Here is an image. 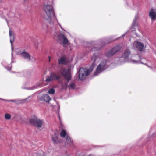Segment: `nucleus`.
<instances>
[{
  "label": "nucleus",
  "instance_id": "1",
  "mask_svg": "<svg viewBox=\"0 0 156 156\" xmlns=\"http://www.w3.org/2000/svg\"><path fill=\"white\" fill-rule=\"evenodd\" d=\"M137 58H140V57L136 55H132L130 50L128 49H126L122 55L121 57L119 58L118 62L120 64L124 63L126 62H130L133 64L142 63L146 65L149 68H151V67L149 66L147 64L145 63L146 61L145 59L142 58L141 60H137Z\"/></svg>",
  "mask_w": 156,
  "mask_h": 156
},
{
  "label": "nucleus",
  "instance_id": "2",
  "mask_svg": "<svg viewBox=\"0 0 156 156\" xmlns=\"http://www.w3.org/2000/svg\"><path fill=\"white\" fill-rule=\"evenodd\" d=\"M43 10L50 20V26L53 31H55L56 30V26L57 24L59 26L62 30L65 31L60 24L57 21L55 14L53 8L51 5L48 4L44 5L43 7Z\"/></svg>",
  "mask_w": 156,
  "mask_h": 156
},
{
  "label": "nucleus",
  "instance_id": "3",
  "mask_svg": "<svg viewBox=\"0 0 156 156\" xmlns=\"http://www.w3.org/2000/svg\"><path fill=\"white\" fill-rule=\"evenodd\" d=\"M100 60V58L95 55H93L91 60L92 65L90 68L89 69L81 68L79 70V78L81 80L85 79L88 76L94 69L96 64Z\"/></svg>",
  "mask_w": 156,
  "mask_h": 156
},
{
  "label": "nucleus",
  "instance_id": "4",
  "mask_svg": "<svg viewBox=\"0 0 156 156\" xmlns=\"http://www.w3.org/2000/svg\"><path fill=\"white\" fill-rule=\"evenodd\" d=\"M108 66L106 60L102 61L98 66L94 72V75L97 76L101 72L106 69Z\"/></svg>",
  "mask_w": 156,
  "mask_h": 156
},
{
  "label": "nucleus",
  "instance_id": "5",
  "mask_svg": "<svg viewBox=\"0 0 156 156\" xmlns=\"http://www.w3.org/2000/svg\"><path fill=\"white\" fill-rule=\"evenodd\" d=\"M30 122L34 125L38 129L41 128L44 124V122L43 120L39 119L36 117L31 118L30 120Z\"/></svg>",
  "mask_w": 156,
  "mask_h": 156
},
{
  "label": "nucleus",
  "instance_id": "6",
  "mask_svg": "<svg viewBox=\"0 0 156 156\" xmlns=\"http://www.w3.org/2000/svg\"><path fill=\"white\" fill-rule=\"evenodd\" d=\"M54 36L57 37L59 42L64 46L68 44V41L66 37L62 34H58L57 32H55L54 34Z\"/></svg>",
  "mask_w": 156,
  "mask_h": 156
},
{
  "label": "nucleus",
  "instance_id": "7",
  "mask_svg": "<svg viewBox=\"0 0 156 156\" xmlns=\"http://www.w3.org/2000/svg\"><path fill=\"white\" fill-rule=\"evenodd\" d=\"M60 73L64 79L68 81L71 80V76L69 69L62 68L60 71Z\"/></svg>",
  "mask_w": 156,
  "mask_h": 156
},
{
  "label": "nucleus",
  "instance_id": "8",
  "mask_svg": "<svg viewBox=\"0 0 156 156\" xmlns=\"http://www.w3.org/2000/svg\"><path fill=\"white\" fill-rule=\"evenodd\" d=\"M15 51L17 54H20L23 57L27 60L30 61L31 60L30 55L28 53L25 51H22L20 49H16Z\"/></svg>",
  "mask_w": 156,
  "mask_h": 156
},
{
  "label": "nucleus",
  "instance_id": "9",
  "mask_svg": "<svg viewBox=\"0 0 156 156\" xmlns=\"http://www.w3.org/2000/svg\"><path fill=\"white\" fill-rule=\"evenodd\" d=\"M60 76L57 73H51L50 76L46 78L45 81L47 82H50L54 79L58 80L60 79Z\"/></svg>",
  "mask_w": 156,
  "mask_h": 156
},
{
  "label": "nucleus",
  "instance_id": "10",
  "mask_svg": "<svg viewBox=\"0 0 156 156\" xmlns=\"http://www.w3.org/2000/svg\"><path fill=\"white\" fill-rule=\"evenodd\" d=\"M121 48L119 46H116L114 47L110 51L107 52L106 54V55L107 57L112 56L115 54L117 52L119 51Z\"/></svg>",
  "mask_w": 156,
  "mask_h": 156
},
{
  "label": "nucleus",
  "instance_id": "11",
  "mask_svg": "<svg viewBox=\"0 0 156 156\" xmlns=\"http://www.w3.org/2000/svg\"><path fill=\"white\" fill-rule=\"evenodd\" d=\"M133 47L135 49H138L140 51H142L144 48V46L141 43L135 41L133 44Z\"/></svg>",
  "mask_w": 156,
  "mask_h": 156
},
{
  "label": "nucleus",
  "instance_id": "12",
  "mask_svg": "<svg viewBox=\"0 0 156 156\" xmlns=\"http://www.w3.org/2000/svg\"><path fill=\"white\" fill-rule=\"evenodd\" d=\"M149 15L152 21L156 20V9L151 8L150 10Z\"/></svg>",
  "mask_w": 156,
  "mask_h": 156
},
{
  "label": "nucleus",
  "instance_id": "13",
  "mask_svg": "<svg viewBox=\"0 0 156 156\" xmlns=\"http://www.w3.org/2000/svg\"><path fill=\"white\" fill-rule=\"evenodd\" d=\"M39 99L42 101H45L48 102L51 100V98L47 94H44L39 98Z\"/></svg>",
  "mask_w": 156,
  "mask_h": 156
},
{
  "label": "nucleus",
  "instance_id": "14",
  "mask_svg": "<svg viewBox=\"0 0 156 156\" xmlns=\"http://www.w3.org/2000/svg\"><path fill=\"white\" fill-rule=\"evenodd\" d=\"M9 34L10 38V42L11 43L12 47V56L13 54V48L12 46V43L13 42L14 39V34L12 31H11L10 30H9Z\"/></svg>",
  "mask_w": 156,
  "mask_h": 156
},
{
  "label": "nucleus",
  "instance_id": "15",
  "mask_svg": "<svg viewBox=\"0 0 156 156\" xmlns=\"http://www.w3.org/2000/svg\"><path fill=\"white\" fill-rule=\"evenodd\" d=\"M67 61V59L65 57L63 56L58 59V62L59 64H65L66 63Z\"/></svg>",
  "mask_w": 156,
  "mask_h": 156
},
{
  "label": "nucleus",
  "instance_id": "16",
  "mask_svg": "<svg viewBox=\"0 0 156 156\" xmlns=\"http://www.w3.org/2000/svg\"><path fill=\"white\" fill-rule=\"evenodd\" d=\"M52 139L53 142L55 144H57L59 142L57 135L55 134L52 136Z\"/></svg>",
  "mask_w": 156,
  "mask_h": 156
},
{
  "label": "nucleus",
  "instance_id": "17",
  "mask_svg": "<svg viewBox=\"0 0 156 156\" xmlns=\"http://www.w3.org/2000/svg\"><path fill=\"white\" fill-rule=\"evenodd\" d=\"M66 144L69 145L70 146H71L73 144L72 141L71 140L70 137L68 135H67L66 137Z\"/></svg>",
  "mask_w": 156,
  "mask_h": 156
},
{
  "label": "nucleus",
  "instance_id": "18",
  "mask_svg": "<svg viewBox=\"0 0 156 156\" xmlns=\"http://www.w3.org/2000/svg\"><path fill=\"white\" fill-rule=\"evenodd\" d=\"M42 86V83H36L35 86H34L31 87L29 88H26L28 90H32L38 88L39 87H41Z\"/></svg>",
  "mask_w": 156,
  "mask_h": 156
},
{
  "label": "nucleus",
  "instance_id": "19",
  "mask_svg": "<svg viewBox=\"0 0 156 156\" xmlns=\"http://www.w3.org/2000/svg\"><path fill=\"white\" fill-rule=\"evenodd\" d=\"M137 28H138V27L136 23V18L135 17L132 23V29L135 30Z\"/></svg>",
  "mask_w": 156,
  "mask_h": 156
},
{
  "label": "nucleus",
  "instance_id": "20",
  "mask_svg": "<svg viewBox=\"0 0 156 156\" xmlns=\"http://www.w3.org/2000/svg\"><path fill=\"white\" fill-rule=\"evenodd\" d=\"M27 99V98L24 100H8V101L13 102L16 104H19L20 103H22L23 102H24L25 101H26Z\"/></svg>",
  "mask_w": 156,
  "mask_h": 156
},
{
  "label": "nucleus",
  "instance_id": "21",
  "mask_svg": "<svg viewBox=\"0 0 156 156\" xmlns=\"http://www.w3.org/2000/svg\"><path fill=\"white\" fill-rule=\"evenodd\" d=\"M60 134L61 137H64L67 135L66 131L64 130H62L60 132Z\"/></svg>",
  "mask_w": 156,
  "mask_h": 156
},
{
  "label": "nucleus",
  "instance_id": "22",
  "mask_svg": "<svg viewBox=\"0 0 156 156\" xmlns=\"http://www.w3.org/2000/svg\"><path fill=\"white\" fill-rule=\"evenodd\" d=\"M5 117L6 119L9 120L10 119L11 115L9 114L6 113L5 115Z\"/></svg>",
  "mask_w": 156,
  "mask_h": 156
},
{
  "label": "nucleus",
  "instance_id": "23",
  "mask_svg": "<svg viewBox=\"0 0 156 156\" xmlns=\"http://www.w3.org/2000/svg\"><path fill=\"white\" fill-rule=\"evenodd\" d=\"M55 90L53 88H51L48 91V93L49 94H53L55 93Z\"/></svg>",
  "mask_w": 156,
  "mask_h": 156
},
{
  "label": "nucleus",
  "instance_id": "24",
  "mask_svg": "<svg viewBox=\"0 0 156 156\" xmlns=\"http://www.w3.org/2000/svg\"><path fill=\"white\" fill-rule=\"evenodd\" d=\"M69 87L70 89H75L76 88V86L73 83H71L70 84Z\"/></svg>",
  "mask_w": 156,
  "mask_h": 156
},
{
  "label": "nucleus",
  "instance_id": "25",
  "mask_svg": "<svg viewBox=\"0 0 156 156\" xmlns=\"http://www.w3.org/2000/svg\"><path fill=\"white\" fill-rule=\"evenodd\" d=\"M6 69L8 70L9 71L11 69V66L9 65L7 67Z\"/></svg>",
  "mask_w": 156,
  "mask_h": 156
},
{
  "label": "nucleus",
  "instance_id": "26",
  "mask_svg": "<svg viewBox=\"0 0 156 156\" xmlns=\"http://www.w3.org/2000/svg\"><path fill=\"white\" fill-rule=\"evenodd\" d=\"M0 100H3V101H8V100H8L3 99H1V98H0Z\"/></svg>",
  "mask_w": 156,
  "mask_h": 156
},
{
  "label": "nucleus",
  "instance_id": "27",
  "mask_svg": "<svg viewBox=\"0 0 156 156\" xmlns=\"http://www.w3.org/2000/svg\"><path fill=\"white\" fill-rule=\"evenodd\" d=\"M40 156H44V154H42L41 153L39 154Z\"/></svg>",
  "mask_w": 156,
  "mask_h": 156
},
{
  "label": "nucleus",
  "instance_id": "28",
  "mask_svg": "<svg viewBox=\"0 0 156 156\" xmlns=\"http://www.w3.org/2000/svg\"><path fill=\"white\" fill-rule=\"evenodd\" d=\"M99 49V48H96V49H95V50H94V49H93L92 50L93 51H97V50H98Z\"/></svg>",
  "mask_w": 156,
  "mask_h": 156
},
{
  "label": "nucleus",
  "instance_id": "29",
  "mask_svg": "<svg viewBox=\"0 0 156 156\" xmlns=\"http://www.w3.org/2000/svg\"><path fill=\"white\" fill-rule=\"evenodd\" d=\"M48 58H49L48 61L50 62L51 61V59H50L51 57L50 56H48Z\"/></svg>",
  "mask_w": 156,
  "mask_h": 156
},
{
  "label": "nucleus",
  "instance_id": "30",
  "mask_svg": "<svg viewBox=\"0 0 156 156\" xmlns=\"http://www.w3.org/2000/svg\"><path fill=\"white\" fill-rule=\"evenodd\" d=\"M126 34V33H125V34H123V35H122V36H121V37H124L125 36V34Z\"/></svg>",
  "mask_w": 156,
  "mask_h": 156
},
{
  "label": "nucleus",
  "instance_id": "31",
  "mask_svg": "<svg viewBox=\"0 0 156 156\" xmlns=\"http://www.w3.org/2000/svg\"><path fill=\"white\" fill-rule=\"evenodd\" d=\"M65 84L66 86V87H67V83H65Z\"/></svg>",
  "mask_w": 156,
  "mask_h": 156
},
{
  "label": "nucleus",
  "instance_id": "32",
  "mask_svg": "<svg viewBox=\"0 0 156 156\" xmlns=\"http://www.w3.org/2000/svg\"><path fill=\"white\" fill-rule=\"evenodd\" d=\"M94 156L93 155H90L89 156Z\"/></svg>",
  "mask_w": 156,
  "mask_h": 156
},
{
  "label": "nucleus",
  "instance_id": "33",
  "mask_svg": "<svg viewBox=\"0 0 156 156\" xmlns=\"http://www.w3.org/2000/svg\"><path fill=\"white\" fill-rule=\"evenodd\" d=\"M134 30H132V31H134Z\"/></svg>",
  "mask_w": 156,
  "mask_h": 156
}]
</instances>
